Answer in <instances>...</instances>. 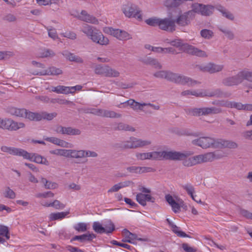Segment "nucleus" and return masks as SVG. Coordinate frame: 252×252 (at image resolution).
<instances>
[{
    "mask_svg": "<svg viewBox=\"0 0 252 252\" xmlns=\"http://www.w3.org/2000/svg\"><path fill=\"white\" fill-rule=\"evenodd\" d=\"M154 76L156 78L165 79L168 81L181 85H187L189 87L194 86L197 81L191 78L175 73L169 71L161 70L155 72Z\"/></svg>",
    "mask_w": 252,
    "mask_h": 252,
    "instance_id": "obj_1",
    "label": "nucleus"
},
{
    "mask_svg": "<svg viewBox=\"0 0 252 252\" xmlns=\"http://www.w3.org/2000/svg\"><path fill=\"white\" fill-rule=\"evenodd\" d=\"M82 32L93 42L100 45H107L109 40L102 33L96 28L88 24H85Z\"/></svg>",
    "mask_w": 252,
    "mask_h": 252,
    "instance_id": "obj_2",
    "label": "nucleus"
},
{
    "mask_svg": "<svg viewBox=\"0 0 252 252\" xmlns=\"http://www.w3.org/2000/svg\"><path fill=\"white\" fill-rule=\"evenodd\" d=\"M244 80L252 82V71L244 69L239 71L236 75L223 79L222 83L225 86H237L241 84Z\"/></svg>",
    "mask_w": 252,
    "mask_h": 252,
    "instance_id": "obj_3",
    "label": "nucleus"
},
{
    "mask_svg": "<svg viewBox=\"0 0 252 252\" xmlns=\"http://www.w3.org/2000/svg\"><path fill=\"white\" fill-rule=\"evenodd\" d=\"M185 111L187 115L192 116L217 114L222 112L221 108L216 107L188 108L185 109Z\"/></svg>",
    "mask_w": 252,
    "mask_h": 252,
    "instance_id": "obj_4",
    "label": "nucleus"
},
{
    "mask_svg": "<svg viewBox=\"0 0 252 252\" xmlns=\"http://www.w3.org/2000/svg\"><path fill=\"white\" fill-rule=\"evenodd\" d=\"M17 156L22 157L24 159H28L37 163L49 165V162L47 159L37 154L28 153L22 149H17Z\"/></svg>",
    "mask_w": 252,
    "mask_h": 252,
    "instance_id": "obj_5",
    "label": "nucleus"
},
{
    "mask_svg": "<svg viewBox=\"0 0 252 252\" xmlns=\"http://www.w3.org/2000/svg\"><path fill=\"white\" fill-rule=\"evenodd\" d=\"M122 11L127 17H134L139 20L142 19V14H141V11L135 4L127 3L123 5Z\"/></svg>",
    "mask_w": 252,
    "mask_h": 252,
    "instance_id": "obj_6",
    "label": "nucleus"
},
{
    "mask_svg": "<svg viewBox=\"0 0 252 252\" xmlns=\"http://www.w3.org/2000/svg\"><path fill=\"white\" fill-rule=\"evenodd\" d=\"M218 140L209 137H201L198 139H194L192 141V143L196 146L201 147L203 149H206L212 147L214 148H218L216 146L218 145Z\"/></svg>",
    "mask_w": 252,
    "mask_h": 252,
    "instance_id": "obj_7",
    "label": "nucleus"
},
{
    "mask_svg": "<svg viewBox=\"0 0 252 252\" xmlns=\"http://www.w3.org/2000/svg\"><path fill=\"white\" fill-rule=\"evenodd\" d=\"M192 13V12L186 11L179 14L174 20V24L181 27L189 26L191 24V22L194 19Z\"/></svg>",
    "mask_w": 252,
    "mask_h": 252,
    "instance_id": "obj_8",
    "label": "nucleus"
},
{
    "mask_svg": "<svg viewBox=\"0 0 252 252\" xmlns=\"http://www.w3.org/2000/svg\"><path fill=\"white\" fill-rule=\"evenodd\" d=\"M103 32L113 35L120 40H127L132 38L131 36L126 32L120 29H114L111 27H106Z\"/></svg>",
    "mask_w": 252,
    "mask_h": 252,
    "instance_id": "obj_9",
    "label": "nucleus"
},
{
    "mask_svg": "<svg viewBox=\"0 0 252 252\" xmlns=\"http://www.w3.org/2000/svg\"><path fill=\"white\" fill-rule=\"evenodd\" d=\"M191 152H180L177 151H164V159L171 160H181L191 155Z\"/></svg>",
    "mask_w": 252,
    "mask_h": 252,
    "instance_id": "obj_10",
    "label": "nucleus"
},
{
    "mask_svg": "<svg viewBox=\"0 0 252 252\" xmlns=\"http://www.w3.org/2000/svg\"><path fill=\"white\" fill-rule=\"evenodd\" d=\"M159 28L169 32H174L176 30V25L174 24V19L171 18L160 19Z\"/></svg>",
    "mask_w": 252,
    "mask_h": 252,
    "instance_id": "obj_11",
    "label": "nucleus"
},
{
    "mask_svg": "<svg viewBox=\"0 0 252 252\" xmlns=\"http://www.w3.org/2000/svg\"><path fill=\"white\" fill-rule=\"evenodd\" d=\"M194 165L203 162L212 161L214 158L213 153H208L203 155H199L191 157Z\"/></svg>",
    "mask_w": 252,
    "mask_h": 252,
    "instance_id": "obj_12",
    "label": "nucleus"
},
{
    "mask_svg": "<svg viewBox=\"0 0 252 252\" xmlns=\"http://www.w3.org/2000/svg\"><path fill=\"white\" fill-rule=\"evenodd\" d=\"M183 49L184 52L192 55H195L200 57H206L207 56L204 51L187 43L184 44Z\"/></svg>",
    "mask_w": 252,
    "mask_h": 252,
    "instance_id": "obj_13",
    "label": "nucleus"
},
{
    "mask_svg": "<svg viewBox=\"0 0 252 252\" xmlns=\"http://www.w3.org/2000/svg\"><path fill=\"white\" fill-rule=\"evenodd\" d=\"M224 67L222 64H217L214 63H209L205 66H199L200 70L208 72L210 73H215L221 71Z\"/></svg>",
    "mask_w": 252,
    "mask_h": 252,
    "instance_id": "obj_14",
    "label": "nucleus"
},
{
    "mask_svg": "<svg viewBox=\"0 0 252 252\" xmlns=\"http://www.w3.org/2000/svg\"><path fill=\"white\" fill-rule=\"evenodd\" d=\"M118 147L122 149H136V137L131 136L128 140L123 141L117 144Z\"/></svg>",
    "mask_w": 252,
    "mask_h": 252,
    "instance_id": "obj_15",
    "label": "nucleus"
},
{
    "mask_svg": "<svg viewBox=\"0 0 252 252\" xmlns=\"http://www.w3.org/2000/svg\"><path fill=\"white\" fill-rule=\"evenodd\" d=\"M126 170L131 173L142 174L152 172L154 169L150 167H140L132 166L126 168Z\"/></svg>",
    "mask_w": 252,
    "mask_h": 252,
    "instance_id": "obj_16",
    "label": "nucleus"
},
{
    "mask_svg": "<svg viewBox=\"0 0 252 252\" xmlns=\"http://www.w3.org/2000/svg\"><path fill=\"white\" fill-rule=\"evenodd\" d=\"M16 123L9 119H2L0 118V128L6 129L9 130H16Z\"/></svg>",
    "mask_w": 252,
    "mask_h": 252,
    "instance_id": "obj_17",
    "label": "nucleus"
},
{
    "mask_svg": "<svg viewBox=\"0 0 252 252\" xmlns=\"http://www.w3.org/2000/svg\"><path fill=\"white\" fill-rule=\"evenodd\" d=\"M62 73L63 71L60 68H56L54 66L49 68L48 70L34 73L35 75H58Z\"/></svg>",
    "mask_w": 252,
    "mask_h": 252,
    "instance_id": "obj_18",
    "label": "nucleus"
},
{
    "mask_svg": "<svg viewBox=\"0 0 252 252\" xmlns=\"http://www.w3.org/2000/svg\"><path fill=\"white\" fill-rule=\"evenodd\" d=\"M218 148H227L230 149H236L238 145L235 142L230 140H224L222 139L218 140Z\"/></svg>",
    "mask_w": 252,
    "mask_h": 252,
    "instance_id": "obj_19",
    "label": "nucleus"
},
{
    "mask_svg": "<svg viewBox=\"0 0 252 252\" xmlns=\"http://www.w3.org/2000/svg\"><path fill=\"white\" fill-rule=\"evenodd\" d=\"M62 55L67 60L71 62H74L77 63H82L83 59L78 56H76L69 51L65 50L62 53Z\"/></svg>",
    "mask_w": 252,
    "mask_h": 252,
    "instance_id": "obj_20",
    "label": "nucleus"
},
{
    "mask_svg": "<svg viewBox=\"0 0 252 252\" xmlns=\"http://www.w3.org/2000/svg\"><path fill=\"white\" fill-rule=\"evenodd\" d=\"M96 237V235L93 233H86L81 235H76L73 237L71 241H79L81 242H84L86 241H90L94 238Z\"/></svg>",
    "mask_w": 252,
    "mask_h": 252,
    "instance_id": "obj_21",
    "label": "nucleus"
},
{
    "mask_svg": "<svg viewBox=\"0 0 252 252\" xmlns=\"http://www.w3.org/2000/svg\"><path fill=\"white\" fill-rule=\"evenodd\" d=\"M182 188L185 189L188 193V194L190 196L191 198L198 203H202V202L201 200H196L195 198V196L193 195V193L195 192L194 188L193 186L190 183L186 184L182 186Z\"/></svg>",
    "mask_w": 252,
    "mask_h": 252,
    "instance_id": "obj_22",
    "label": "nucleus"
},
{
    "mask_svg": "<svg viewBox=\"0 0 252 252\" xmlns=\"http://www.w3.org/2000/svg\"><path fill=\"white\" fill-rule=\"evenodd\" d=\"M141 62L146 64L152 65L156 68L160 69L162 68V65L156 59L151 57H146L142 59Z\"/></svg>",
    "mask_w": 252,
    "mask_h": 252,
    "instance_id": "obj_23",
    "label": "nucleus"
},
{
    "mask_svg": "<svg viewBox=\"0 0 252 252\" xmlns=\"http://www.w3.org/2000/svg\"><path fill=\"white\" fill-rule=\"evenodd\" d=\"M51 91L57 94H72L71 91H70L69 87L64 86H58L57 87H52Z\"/></svg>",
    "mask_w": 252,
    "mask_h": 252,
    "instance_id": "obj_24",
    "label": "nucleus"
},
{
    "mask_svg": "<svg viewBox=\"0 0 252 252\" xmlns=\"http://www.w3.org/2000/svg\"><path fill=\"white\" fill-rule=\"evenodd\" d=\"M210 97L215 96L219 98L226 97L230 95V94L226 92H223L220 89H217L206 94Z\"/></svg>",
    "mask_w": 252,
    "mask_h": 252,
    "instance_id": "obj_25",
    "label": "nucleus"
},
{
    "mask_svg": "<svg viewBox=\"0 0 252 252\" xmlns=\"http://www.w3.org/2000/svg\"><path fill=\"white\" fill-rule=\"evenodd\" d=\"M66 158H83V150H67Z\"/></svg>",
    "mask_w": 252,
    "mask_h": 252,
    "instance_id": "obj_26",
    "label": "nucleus"
},
{
    "mask_svg": "<svg viewBox=\"0 0 252 252\" xmlns=\"http://www.w3.org/2000/svg\"><path fill=\"white\" fill-rule=\"evenodd\" d=\"M116 130H124L129 131H135V129L132 126L125 124L124 123H119L117 124V126L114 127Z\"/></svg>",
    "mask_w": 252,
    "mask_h": 252,
    "instance_id": "obj_27",
    "label": "nucleus"
},
{
    "mask_svg": "<svg viewBox=\"0 0 252 252\" xmlns=\"http://www.w3.org/2000/svg\"><path fill=\"white\" fill-rule=\"evenodd\" d=\"M109 66L106 65H96L95 67L94 72L96 74L103 75L106 77V74L108 71Z\"/></svg>",
    "mask_w": 252,
    "mask_h": 252,
    "instance_id": "obj_28",
    "label": "nucleus"
},
{
    "mask_svg": "<svg viewBox=\"0 0 252 252\" xmlns=\"http://www.w3.org/2000/svg\"><path fill=\"white\" fill-rule=\"evenodd\" d=\"M44 139L47 141L50 142L63 147H65L66 144H67V142H66L65 141L54 137H47L44 138Z\"/></svg>",
    "mask_w": 252,
    "mask_h": 252,
    "instance_id": "obj_29",
    "label": "nucleus"
},
{
    "mask_svg": "<svg viewBox=\"0 0 252 252\" xmlns=\"http://www.w3.org/2000/svg\"><path fill=\"white\" fill-rule=\"evenodd\" d=\"M230 108H235L238 110L248 111V104H243L239 102L230 101Z\"/></svg>",
    "mask_w": 252,
    "mask_h": 252,
    "instance_id": "obj_30",
    "label": "nucleus"
},
{
    "mask_svg": "<svg viewBox=\"0 0 252 252\" xmlns=\"http://www.w3.org/2000/svg\"><path fill=\"white\" fill-rule=\"evenodd\" d=\"M69 213V212L52 213L50 214V220H61L64 218Z\"/></svg>",
    "mask_w": 252,
    "mask_h": 252,
    "instance_id": "obj_31",
    "label": "nucleus"
},
{
    "mask_svg": "<svg viewBox=\"0 0 252 252\" xmlns=\"http://www.w3.org/2000/svg\"><path fill=\"white\" fill-rule=\"evenodd\" d=\"M203 4H200L198 3H194L191 5L192 9L188 11V12H192V15L193 16V18L194 19L195 16V13H200L201 14L202 8L203 7Z\"/></svg>",
    "mask_w": 252,
    "mask_h": 252,
    "instance_id": "obj_32",
    "label": "nucleus"
},
{
    "mask_svg": "<svg viewBox=\"0 0 252 252\" xmlns=\"http://www.w3.org/2000/svg\"><path fill=\"white\" fill-rule=\"evenodd\" d=\"M27 119L32 121H40L41 120V112L28 111Z\"/></svg>",
    "mask_w": 252,
    "mask_h": 252,
    "instance_id": "obj_33",
    "label": "nucleus"
},
{
    "mask_svg": "<svg viewBox=\"0 0 252 252\" xmlns=\"http://www.w3.org/2000/svg\"><path fill=\"white\" fill-rule=\"evenodd\" d=\"M183 0H165V5L167 7H177L183 3Z\"/></svg>",
    "mask_w": 252,
    "mask_h": 252,
    "instance_id": "obj_34",
    "label": "nucleus"
},
{
    "mask_svg": "<svg viewBox=\"0 0 252 252\" xmlns=\"http://www.w3.org/2000/svg\"><path fill=\"white\" fill-rule=\"evenodd\" d=\"M122 115L115 111L104 109L103 117L110 118H120Z\"/></svg>",
    "mask_w": 252,
    "mask_h": 252,
    "instance_id": "obj_35",
    "label": "nucleus"
},
{
    "mask_svg": "<svg viewBox=\"0 0 252 252\" xmlns=\"http://www.w3.org/2000/svg\"><path fill=\"white\" fill-rule=\"evenodd\" d=\"M214 7L211 5H204L202 8L201 14L205 16H209L213 12Z\"/></svg>",
    "mask_w": 252,
    "mask_h": 252,
    "instance_id": "obj_36",
    "label": "nucleus"
},
{
    "mask_svg": "<svg viewBox=\"0 0 252 252\" xmlns=\"http://www.w3.org/2000/svg\"><path fill=\"white\" fill-rule=\"evenodd\" d=\"M81 130L72 127H65L64 134L69 135H78L81 134Z\"/></svg>",
    "mask_w": 252,
    "mask_h": 252,
    "instance_id": "obj_37",
    "label": "nucleus"
},
{
    "mask_svg": "<svg viewBox=\"0 0 252 252\" xmlns=\"http://www.w3.org/2000/svg\"><path fill=\"white\" fill-rule=\"evenodd\" d=\"M93 228L98 234H102L105 232L104 226L98 221H95L93 223Z\"/></svg>",
    "mask_w": 252,
    "mask_h": 252,
    "instance_id": "obj_38",
    "label": "nucleus"
},
{
    "mask_svg": "<svg viewBox=\"0 0 252 252\" xmlns=\"http://www.w3.org/2000/svg\"><path fill=\"white\" fill-rule=\"evenodd\" d=\"M219 29L220 31L223 32L225 35L230 40H232L234 38V33L232 31L228 29L223 27H219Z\"/></svg>",
    "mask_w": 252,
    "mask_h": 252,
    "instance_id": "obj_39",
    "label": "nucleus"
},
{
    "mask_svg": "<svg viewBox=\"0 0 252 252\" xmlns=\"http://www.w3.org/2000/svg\"><path fill=\"white\" fill-rule=\"evenodd\" d=\"M159 22L160 19L156 17L149 18L145 21L147 24L153 27H159Z\"/></svg>",
    "mask_w": 252,
    "mask_h": 252,
    "instance_id": "obj_40",
    "label": "nucleus"
},
{
    "mask_svg": "<svg viewBox=\"0 0 252 252\" xmlns=\"http://www.w3.org/2000/svg\"><path fill=\"white\" fill-rule=\"evenodd\" d=\"M41 182L44 185L45 188L47 189H54L57 187L56 183L49 182L44 178H41Z\"/></svg>",
    "mask_w": 252,
    "mask_h": 252,
    "instance_id": "obj_41",
    "label": "nucleus"
},
{
    "mask_svg": "<svg viewBox=\"0 0 252 252\" xmlns=\"http://www.w3.org/2000/svg\"><path fill=\"white\" fill-rule=\"evenodd\" d=\"M152 142L149 140H142L136 138L137 148H143L151 145Z\"/></svg>",
    "mask_w": 252,
    "mask_h": 252,
    "instance_id": "obj_42",
    "label": "nucleus"
},
{
    "mask_svg": "<svg viewBox=\"0 0 252 252\" xmlns=\"http://www.w3.org/2000/svg\"><path fill=\"white\" fill-rule=\"evenodd\" d=\"M201 36L206 39H211L214 36V32L208 29H203L200 31Z\"/></svg>",
    "mask_w": 252,
    "mask_h": 252,
    "instance_id": "obj_43",
    "label": "nucleus"
},
{
    "mask_svg": "<svg viewBox=\"0 0 252 252\" xmlns=\"http://www.w3.org/2000/svg\"><path fill=\"white\" fill-rule=\"evenodd\" d=\"M41 120L45 119L47 120H52L53 118L56 117L57 115V114L56 112L52 113H48L46 112L42 111L41 112Z\"/></svg>",
    "mask_w": 252,
    "mask_h": 252,
    "instance_id": "obj_44",
    "label": "nucleus"
},
{
    "mask_svg": "<svg viewBox=\"0 0 252 252\" xmlns=\"http://www.w3.org/2000/svg\"><path fill=\"white\" fill-rule=\"evenodd\" d=\"M81 20L88 23H90L94 24H98L97 19L94 16L88 14L87 17H82Z\"/></svg>",
    "mask_w": 252,
    "mask_h": 252,
    "instance_id": "obj_45",
    "label": "nucleus"
},
{
    "mask_svg": "<svg viewBox=\"0 0 252 252\" xmlns=\"http://www.w3.org/2000/svg\"><path fill=\"white\" fill-rule=\"evenodd\" d=\"M73 228L78 232H85L87 230V225L84 222H79L75 225Z\"/></svg>",
    "mask_w": 252,
    "mask_h": 252,
    "instance_id": "obj_46",
    "label": "nucleus"
},
{
    "mask_svg": "<svg viewBox=\"0 0 252 252\" xmlns=\"http://www.w3.org/2000/svg\"><path fill=\"white\" fill-rule=\"evenodd\" d=\"M67 151V150L66 149H56L50 151L49 152L51 154L63 156L66 158Z\"/></svg>",
    "mask_w": 252,
    "mask_h": 252,
    "instance_id": "obj_47",
    "label": "nucleus"
},
{
    "mask_svg": "<svg viewBox=\"0 0 252 252\" xmlns=\"http://www.w3.org/2000/svg\"><path fill=\"white\" fill-rule=\"evenodd\" d=\"M136 199L137 201L142 206L146 205V201L145 197V194L139 193L136 195Z\"/></svg>",
    "mask_w": 252,
    "mask_h": 252,
    "instance_id": "obj_48",
    "label": "nucleus"
},
{
    "mask_svg": "<svg viewBox=\"0 0 252 252\" xmlns=\"http://www.w3.org/2000/svg\"><path fill=\"white\" fill-rule=\"evenodd\" d=\"M1 151L11 155H16V148L3 146L1 147Z\"/></svg>",
    "mask_w": 252,
    "mask_h": 252,
    "instance_id": "obj_49",
    "label": "nucleus"
},
{
    "mask_svg": "<svg viewBox=\"0 0 252 252\" xmlns=\"http://www.w3.org/2000/svg\"><path fill=\"white\" fill-rule=\"evenodd\" d=\"M176 133L179 135H187V136H197L198 135L196 133H193L189 131L187 129H181L178 130Z\"/></svg>",
    "mask_w": 252,
    "mask_h": 252,
    "instance_id": "obj_50",
    "label": "nucleus"
},
{
    "mask_svg": "<svg viewBox=\"0 0 252 252\" xmlns=\"http://www.w3.org/2000/svg\"><path fill=\"white\" fill-rule=\"evenodd\" d=\"M184 44L185 43L183 42V40L180 38H176L172 40V41L170 42L171 45L176 48L182 47L183 48Z\"/></svg>",
    "mask_w": 252,
    "mask_h": 252,
    "instance_id": "obj_51",
    "label": "nucleus"
},
{
    "mask_svg": "<svg viewBox=\"0 0 252 252\" xmlns=\"http://www.w3.org/2000/svg\"><path fill=\"white\" fill-rule=\"evenodd\" d=\"M105 233L109 234L111 233L115 229V225L114 223L111 221H109V223L104 225Z\"/></svg>",
    "mask_w": 252,
    "mask_h": 252,
    "instance_id": "obj_52",
    "label": "nucleus"
},
{
    "mask_svg": "<svg viewBox=\"0 0 252 252\" xmlns=\"http://www.w3.org/2000/svg\"><path fill=\"white\" fill-rule=\"evenodd\" d=\"M120 72L109 67L108 69V71H107V73L106 74V77H117L119 76Z\"/></svg>",
    "mask_w": 252,
    "mask_h": 252,
    "instance_id": "obj_53",
    "label": "nucleus"
},
{
    "mask_svg": "<svg viewBox=\"0 0 252 252\" xmlns=\"http://www.w3.org/2000/svg\"><path fill=\"white\" fill-rule=\"evenodd\" d=\"M55 55V54L53 51L49 49H45L41 53L42 58L52 57Z\"/></svg>",
    "mask_w": 252,
    "mask_h": 252,
    "instance_id": "obj_54",
    "label": "nucleus"
},
{
    "mask_svg": "<svg viewBox=\"0 0 252 252\" xmlns=\"http://www.w3.org/2000/svg\"><path fill=\"white\" fill-rule=\"evenodd\" d=\"M48 206L53 207L56 209H62L64 208L65 206L64 204L61 203L60 201L58 200H55L54 202L50 203Z\"/></svg>",
    "mask_w": 252,
    "mask_h": 252,
    "instance_id": "obj_55",
    "label": "nucleus"
},
{
    "mask_svg": "<svg viewBox=\"0 0 252 252\" xmlns=\"http://www.w3.org/2000/svg\"><path fill=\"white\" fill-rule=\"evenodd\" d=\"M0 235L5 236L7 239H9V231L7 226H0Z\"/></svg>",
    "mask_w": 252,
    "mask_h": 252,
    "instance_id": "obj_56",
    "label": "nucleus"
},
{
    "mask_svg": "<svg viewBox=\"0 0 252 252\" xmlns=\"http://www.w3.org/2000/svg\"><path fill=\"white\" fill-rule=\"evenodd\" d=\"M146 106V103H140L137 101H135L133 106L132 107V109L135 111L141 110L143 111H145V110H144L143 107Z\"/></svg>",
    "mask_w": 252,
    "mask_h": 252,
    "instance_id": "obj_57",
    "label": "nucleus"
},
{
    "mask_svg": "<svg viewBox=\"0 0 252 252\" xmlns=\"http://www.w3.org/2000/svg\"><path fill=\"white\" fill-rule=\"evenodd\" d=\"M240 214L243 217H245L247 219L252 220V213H251L247 210L244 209H240Z\"/></svg>",
    "mask_w": 252,
    "mask_h": 252,
    "instance_id": "obj_58",
    "label": "nucleus"
},
{
    "mask_svg": "<svg viewBox=\"0 0 252 252\" xmlns=\"http://www.w3.org/2000/svg\"><path fill=\"white\" fill-rule=\"evenodd\" d=\"M153 159H164V151L162 152H153Z\"/></svg>",
    "mask_w": 252,
    "mask_h": 252,
    "instance_id": "obj_59",
    "label": "nucleus"
},
{
    "mask_svg": "<svg viewBox=\"0 0 252 252\" xmlns=\"http://www.w3.org/2000/svg\"><path fill=\"white\" fill-rule=\"evenodd\" d=\"M83 156L84 157H93L96 158L98 156L97 154L94 152L90 150H83Z\"/></svg>",
    "mask_w": 252,
    "mask_h": 252,
    "instance_id": "obj_60",
    "label": "nucleus"
},
{
    "mask_svg": "<svg viewBox=\"0 0 252 252\" xmlns=\"http://www.w3.org/2000/svg\"><path fill=\"white\" fill-rule=\"evenodd\" d=\"M135 101L132 99H129V100L122 102L117 106L119 108L126 107V106L129 105L132 108L133 106L134 103Z\"/></svg>",
    "mask_w": 252,
    "mask_h": 252,
    "instance_id": "obj_61",
    "label": "nucleus"
},
{
    "mask_svg": "<svg viewBox=\"0 0 252 252\" xmlns=\"http://www.w3.org/2000/svg\"><path fill=\"white\" fill-rule=\"evenodd\" d=\"M28 111L27 109H17V117H20L25 118L27 119L28 116Z\"/></svg>",
    "mask_w": 252,
    "mask_h": 252,
    "instance_id": "obj_62",
    "label": "nucleus"
},
{
    "mask_svg": "<svg viewBox=\"0 0 252 252\" xmlns=\"http://www.w3.org/2000/svg\"><path fill=\"white\" fill-rule=\"evenodd\" d=\"M4 196L5 197L13 198L15 197V192L11 190L9 188H7L6 190L4 192Z\"/></svg>",
    "mask_w": 252,
    "mask_h": 252,
    "instance_id": "obj_63",
    "label": "nucleus"
},
{
    "mask_svg": "<svg viewBox=\"0 0 252 252\" xmlns=\"http://www.w3.org/2000/svg\"><path fill=\"white\" fill-rule=\"evenodd\" d=\"M242 135L245 139L252 140V130L244 131Z\"/></svg>",
    "mask_w": 252,
    "mask_h": 252,
    "instance_id": "obj_64",
    "label": "nucleus"
}]
</instances>
